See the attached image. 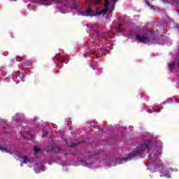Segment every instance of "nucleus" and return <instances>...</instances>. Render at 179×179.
Here are the masks:
<instances>
[{
	"mask_svg": "<svg viewBox=\"0 0 179 179\" xmlns=\"http://www.w3.org/2000/svg\"><path fill=\"white\" fill-rule=\"evenodd\" d=\"M146 149L148 150V153H149V152H150V144L149 143L141 144L140 145V149H137L133 151L132 152L128 155L127 157L122 158L120 160V162H128V159H132L133 157H136V156H139L140 155H143V152H145Z\"/></svg>",
	"mask_w": 179,
	"mask_h": 179,
	"instance_id": "nucleus-1",
	"label": "nucleus"
},
{
	"mask_svg": "<svg viewBox=\"0 0 179 179\" xmlns=\"http://www.w3.org/2000/svg\"><path fill=\"white\" fill-rule=\"evenodd\" d=\"M108 6H109V3H108V0H106L105 1V4H104V8L102 10H99V8L96 9V11L94 12L93 10V9H92V8H90V6H89L86 10H85V13H86V16H98V15H101L104 16V15H106V13H107L108 12Z\"/></svg>",
	"mask_w": 179,
	"mask_h": 179,
	"instance_id": "nucleus-2",
	"label": "nucleus"
},
{
	"mask_svg": "<svg viewBox=\"0 0 179 179\" xmlns=\"http://www.w3.org/2000/svg\"><path fill=\"white\" fill-rule=\"evenodd\" d=\"M136 40L140 43H143V44H150V41L148 37L145 36H141V35H136Z\"/></svg>",
	"mask_w": 179,
	"mask_h": 179,
	"instance_id": "nucleus-3",
	"label": "nucleus"
},
{
	"mask_svg": "<svg viewBox=\"0 0 179 179\" xmlns=\"http://www.w3.org/2000/svg\"><path fill=\"white\" fill-rule=\"evenodd\" d=\"M48 153H50L51 152H59V148L58 146H56L55 144L52 145L51 146H48L47 148Z\"/></svg>",
	"mask_w": 179,
	"mask_h": 179,
	"instance_id": "nucleus-4",
	"label": "nucleus"
},
{
	"mask_svg": "<svg viewBox=\"0 0 179 179\" xmlns=\"http://www.w3.org/2000/svg\"><path fill=\"white\" fill-rule=\"evenodd\" d=\"M20 157L22 159V163H24V164H27V162H29V157L27 155L20 156Z\"/></svg>",
	"mask_w": 179,
	"mask_h": 179,
	"instance_id": "nucleus-5",
	"label": "nucleus"
},
{
	"mask_svg": "<svg viewBox=\"0 0 179 179\" xmlns=\"http://www.w3.org/2000/svg\"><path fill=\"white\" fill-rule=\"evenodd\" d=\"M64 142H66V145L70 146V148H76V145H79V143H71V145H69L68 142H66V139H64Z\"/></svg>",
	"mask_w": 179,
	"mask_h": 179,
	"instance_id": "nucleus-6",
	"label": "nucleus"
},
{
	"mask_svg": "<svg viewBox=\"0 0 179 179\" xmlns=\"http://www.w3.org/2000/svg\"><path fill=\"white\" fill-rule=\"evenodd\" d=\"M96 34L99 40H101V38H103V32L97 31H96Z\"/></svg>",
	"mask_w": 179,
	"mask_h": 179,
	"instance_id": "nucleus-7",
	"label": "nucleus"
},
{
	"mask_svg": "<svg viewBox=\"0 0 179 179\" xmlns=\"http://www.w3.org/2000/svg\"><path fill=\"white\" fill-rule=\"evenodd\" d=\"M78 14L80 15V16H86V11H82V10H78Z\"/></svg>",
	"mask_w": 179,
	"mask_h": 179,
	"instance_id": "nucleus-8",
	"label": "nucleus"
},
{
	"mask_svg": "<svg viewBox=\"0 0 179 179\" xmlns=\"http://www.w3.org/2000/svg\"><path fill=\"white\" fill-rule=\"evenodd\" d=\"M34 150L35 152V155H37L38 152H40V148H38V147H34Z\"/></svg>",
	"mask_w": 179,
	"mask_h": 179,
	"instance_id": "nucleus-9",
	"label": "nucleus"
},
{
	"mask_svg": "<svg viewBox=\"0 0 179 179\" xmlns=\"http://www.w3.org/2000/svg\"><path fill=\"white\" fill-rule=\"evenodd\" d=\"M93 3H95L96 5H99V3H101V0H92Z\"/></svg>",
	"mask_w": 179,
	"mask_h": 179,
	"instance_id": "nucleus-10",
	"label": "nucleus"
},
{
	"mask_svg": "<svg viewBox=\"0 0 179 179\" xmlns=\"http://www.w3.org/2000/svg\"><path fill=\"white\" fill-rule=\"evenodd\" d=\"M169 69H171V71H173V68L174 67V63H171L169 64Z\"/></svg>",
	"mask_w": 179,
	"mask_h": 179,
	"instance_id": "nucleus-11",
	"label": "nucleus"
},
{
	"mask_svg": "<svg viewBox=\"0 0 179 179\" xmlns=\"http://www.w3.org/2000/svg\"><path fill=\"white\" fill-rule=\"evenodd\" d=\"M162 177H166V178H170V173H166L165 175H163Z\"/></svg>",
	"mask_w": 179,
	"mask_h": 179,
	"instance_id": "nucleus-12",
	"label": "nucleus"
},
{
	"mask_svg": "<svg viewBox=\"0 0 179 179\" xmlns=\"http://www.w3.org/2000/svg\"><path fill=\"white\" fill-rule=\"evenodd\" d=\"M145 4L148 5V6H150V2L148 0L145 1Z\"/></svg>",
	"mask_w": 179,
	"mask_h": 179,
	"instance_id": "nucleus-13",
	"label": "nucleus"
},
{
	"mask_svg": "<svg viewBox=\"0 0 179 179\" xmlns=\"http://www.w3.org/2000/svg\"><path fill=\"white\" fill-rule=\"evenodd\" d=\"M0 150L3 151V150H6V149L4 147H2L0 145Z\"/></svg>",
	"mask_w": 179,
	"mask_h": 179,
	"instance_id": "nucleus-14",
	"label": "nucleus"
},
{
	"mask_svg": "<svg viewBox=\"0 0 179 179\" xmlns=\"http://www.w3.org/2000/svg\"><path fill=\"white\" fill-rule=\"evenodd\" d=\"M155 41H156V38L152 37V42L151 43V44H153V43H155Z\"/></svg>",
	"mask_w": 179,
	"mask_h": 179,
	"instance_id": "nucleus-15",
	"label": "nucleus"
},
{
	"mask_svg": "<svg viewBox=\"0 0 179 179\" xmlns=\"http://www.w3.org/2000/svg\"><path fill=\"white\" fill-rule=\"evenodd\" d=\"M162 2H164V3H169V1L167 0H162Z\"/></svg>",
	"mask_w": 179,
	"mask_h": 179,
	"instance_id": "nucleus-16",
	"label": "nucleus"
},
{
	"mask_svg": "<svg viewBox=\"0 0 179 179\" xmlns=\"http://www.w3.org/2000/svg\"><path fill=\"white\" fill-rule=\"evenodd\" d=\"M122 26V23L118 24H117V27H118V29H120V27H121Z\"/></svg>",
	"mask_w": 179,
	"mask_h": 179,
	"instance_id": "nucleus-17",
	"label": "nucleus"
},
{
	"mask_svg": "<svg viewBox=\"0 0 179 179\" xmlns=\"http://www.w3.org/2000/svg\"><path fill=\"white\" fill-rule=\"evenodd\" d=\"M150 6V8H152V9H153V8H155V6Z\"/></svg>",
	"mask_w": 179,
	"mask_h": 179,
	"instance_id": "nucleus-18",
	"label": "nucleus"
},
{
	"mask_svg": "<svg viewBox=\"0 0 179 179\" xmlns=\"http://www.w3.org/2000/svg\"><path fill=\"white\" fill-rule=\"evenodd\" d=\"M157 113H160V110H157Z\"/></svg>",
	"mask_w": 179,
	"mask_h": 179,
	"instance_id": "nucleus-19",
	"label": "nucleus"
},
{
	"mask_svg": "<svg viewBox=\"0 0 179 179\" xmlns=\"http://www.w3.org/2000/svg\"><path fill=\"white\" fill-rule=\"evenodd\" d=\"M43 2H47V1H48V0H43Z\"/></svg>",
	"mask_w": 179,
	"mask_h": 179,
	"instance_id": "nucleus-20",
	"label": "nucleus"
},
{
	"mask_svg": "<svg viewBox=\"0 0 179 179\" xmlns=\"http://www.w3.org/2000/svg\"><path fill=\"white\" fill-rule=\"evenodd\" d=\"M117 0H113V2H117Z\"/></svg>",
	"mask_w": 179,
	"mask_h": 179,
	"instance_id": "nucleus-21",
	"label": "nucleus"
},
{
	"mask_svg": "<svg viewBox=\"0 0 179 179\" xmlns=\"http://www.w3.org/2000/svg\"><path fill=\"white\" fill-rule=\"evenodd\" d=\"M20 166H23V164H20Z\"/></svg>",
	"mask_w": 179,
	"mask_h": 179,
	"instance_id": "nucleus-22",
	"label": "nucleus"
},
{
	"mask_svg": "<svg viewBox=\"0 0 179 179\" xmlns=\"http://www.w3.org/2000/svg\"><path fill=\"white\" fill-rule=\"evenodd\" d=\"M45 136V134L43 135V136Z\"/></svg>",
	"mask_w": 179,
	"mask_h": 179,
	"instance_id": "nucleus-23",
	"label": "nucleus"
},
{
	"mask_svg": "<svg viewBox=\"0 0 179 179\" xmlns=\"http://www.w3.org/2000/svg\"><path fill=\"white\" fill-rule=\"evenodd\" d=\"M13 1H17V0H13Z\"/></svg>",
	"mask_w": 179,
	"mask_h": 179,
	"instance_id": "nucleus-24",
	"label": "nucleus"
}]
</instances>
